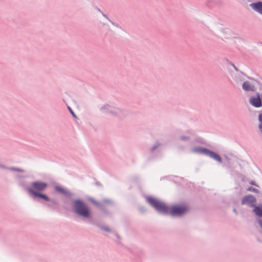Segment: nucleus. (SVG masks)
Wrapping results in <instances>:
<instances>
[{
  "mask_svg": "<svg viewBox=\"0 0 262 262\" xmlns=\"http://www.w3.org/2000/svg\"><path fill=\"white\" fill-rule=\"evenodd\" d=\"M147 201L157 211L167 214L170 212L172 216H180L185 213L188 210V207L186 205H175L171 207L170 210L162 202L152 197L146 198Z\"/></svg>",
  "mask_w": 262,
  "mask_h": 262,
  "instance_id": "f257e3e1",
  "label": "nucleus"
},
{
  "mask_svg": "<svg viewBox=\"0 0 262 262\" xmlns=\"http://www.w3.org/2000/svg\"><path fill=\"white\" fill-rule=\"evenodd\" d=\"M75 212L80 216L88 218L90 215L89 207L82 202L75 201L74 202Z\"/></svg>",
  "mask_w": 262,
  "mask_h": 262,
  "instance_id": "f03ea898",
  "label": "nucleus"
},
{
  "mask_svg": "<svg viewBox=\"0 0 262 262\" xmlns=\"http://www.w3.org/2000/svg\"><path fill=\"white\" fill-rule=\"evenodd\" d=\"M48 186L47 183L42 182H34L32 183L31 187L28 188V191L29 193L32 194L31 190H33L36 193H40L43 191Z\"/></svg>",
  "mask_w": 262,
  "mask_h": 262,
  "instance_id": "7ed1b4c3",
  "label": "nucleus"
},
{
  "mask_svg": "<svg viewBox=\"0 0 262 262\" xmlns=\"http://www.w3.org/2000/svg\"><path fill=\"white\" fill-rule=\"evenodd\" d=\"M256 199L251 195H248L244 197L242 200V204H246L250 206H253L255 204Z\"/></svg>",
  "mask_w": 262,
  "mask_h": 262,
  "instance_id": "20e7f679",
  "label": "nucleus"
},
{
  "mask_svg": "<svg viewBox=\"0 0 262 262\" xmlns=\"http://www.w3.org/2000/svg\"><path fill=\"white\" fill-rule=\"evenodd\" d=\"M255 80H251V81H245L243 83V89L245 91H254L255 87Z\"/></svg>",
  "mask_w": 262,
  "mask_h": 262,
  "instance_id": "39448f33",
  "label": "nucleus"
},
{
  "mask_svg": "<svg viewBox=\"0 0 262 262\" xmlns=\"http://www.w3.org/2000/svg\"><path fill=\"white\" fill-rule=\"evenodd\" d=\"M250 103L254 107H259L261 106V101L259 95L252 97L250 99Z\"/></svg>",
  "mask_w": 262,
  "mask_h": 262,
  "instance_id": "423d86ee",
  "label": "nucleus"
},
{
  "mask_svg": "<svg viewBox=\"0 0 262 262\" xmlns=\"http://www.w3.org/2000/svg\"><path fill=\"white\" fill-rule=\"evenodd\" d=\"M250 6L254 10L262 14V3H252L250 4Z\"/></svg>",
  "mask_w": 262,
  "mask_h": 262,
  "instance_id": "0eeeda50",
  "label": "nucleus"
},
{
  "mask_svg": "<svg viewBox=\"0 0 262 262\" xmlns=\"http://www.w3.org/2000/svg\"><path fill=\"white\" fill-rule=\"evenodd\" d=\"M207 154L211 158L215 159V160H216L220 162H221V161H222L221 158L220 157V156L218 155L217 154H216L212 151H207Z\"/></svg>",
  "mask_w": 262,
  "mask_h": 262,
  "instance_id": "6e6552de",
  "label": "nucleus"
},
{
  "mask_svg": "<svg viewBox=\"0 0 262 262\" xmlns=\"http://www.w3.org/2000/svg\"><path fill=\"white\" fill-rule=\"evenodd\" d=\"M253 211L257 215L262 216V206H255Z\"/></svg>",
  "mask_w": 262,
  "mask_h": 262,
  "instance_id": "1a4fd4ad",
  "label": "nucleus"
},
{
  "mask_svg": "<svg viewBox=\"0 0 262 262\" xmlns=\"http://www.w3.org/2000/svg\"><path fill=\"white\" fill-rule=\"evenodd\" d=\"M31 191L32 192V194H33L34 195L43 199L46 201H49V198L47 195L43 194H41V193H36V192L33 190H31Z\"/></svg>",
  "mask_w": 262,
  "mask_h": 262,
  "instance_id": "9d476101",
  "label": "nucleus"
},
{
  "mask_svg": "<svg viewBox=\"0 0 262 262\" xmlns=\"http://www.w3.org/2000/svg\"><path fill=\"white\" fill-rule=\"evenodd\" d=\"M55 188L57 191L59 192L60 193L66 194L67 193L66 190L61 186H56Z\"/></svg>",
  "mask_w": 262,
  "mask_h": 262,
  "instance_id": "9b49d317",
  "label": "nucleus"
},
{
  "mask_svg": "<svg viewBox=\"0 0 262 262\" xmlns=\"http://www.w3.org/2000/svg\"><path fill=\"white\" fill-rule=\"evenodd\" d=\"M247 190L248 191H253V192H258V190H257L256 189L254 188H253L252 187H249L248 189H247Z\"/></svg>",
  "mask_w": 262,
  "mask_h": 262,
  "instance_id": "f8f14e48",
  "label": "nucleus"
},
{
  "mask_svg": "<svg viewBox=\"0 0 262 262\" xmlns=\"http://www.w3.org/2000/svg\"><path fill=\"white\" fill-rule=\"evenodd\" d=\"M258 119L259 121L261 122V124L260 125H262V113H260L259 115Z\"/></svg>",
  "mask_w": 262,
  "mask_h": 262,
  "instance_id": "ddd939ff",
  "label": "nucleus"
},
{
  "mask_svg": "<svg viewBox=\"0 0 262 262\" xmlns=\"http://www.w3.org/2000/svg\"><path fill=\"white\" fill-rule=\"evenodd\" d=\"M68 108L70 111V112H71V113L72 114V115L74 116V117H75V114L74 113V112H73V111L71 110V108L70 107H68Z\"/></svg>",
  "mask_w": 262,
  "mask_h": 262,
  "instance_id": "4468645a",
  "label": "nucleus"
},
{
  "mask_svg": "<svg viewBox=\"0 0 262 262\" xmlns=\"http://www.w3.org/2000/svg\"><path fill=\"white\" fill-rule=\"evenodd\" d=\"M258 223H259V224L260 225V227L262 229V220H258Z\"/></svg>",
  "mask_w": 262,
  "mask_h": 262,
  "instance_id": "2eb2a0df",
  "label": "nucleus"
},
{
  "mask_svg": "<svg viewBox=\"0 0 262 262\" xmlns=\"http://www.w3.org/2000/svg\"><path fill=\"white\" fill-rule=\"evenodd\" d=\"M250 184L252 185H255V183L253 181L251 182Z\"/></svg>",
  "mask_w": 262,
  "mask_h": 262,
  "instance_id": "dca6fc26",
  "label": "nucleus"
},
{
  "mask_svg": "<svg viewBox=\"0 0 262 262\" xmlns=\"http://www.w3.org/2000/svg\"><path fill=\"white\" fill-rule=\"evenodd\" d=\"M104 230L106 231H109V230L107 228H105Z\"/></svg>",
  "mask_w": 262,
  "mask_h": 262,
  "instance_id": "f3484780",
  "label": "nucleus"
}]
</instances>
